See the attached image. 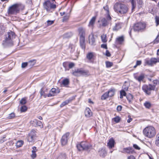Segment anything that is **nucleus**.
Returning a JSON list of instances; mask_svg holds the SVG:
<instances>
[{"label": "nucleus", "mask_w": 159, "mask_h": 159, "mask_svg": "<svg viewBox=\"0 0 159 159\" xmlns=\"http://www.w3.org/2000/svg\"><path fill=\"white\" fill-rule=\"evenodd\" d=\"M143 133L145 136L151 139L154 138L156 135V130L152 126H148L143 129Z\"/></svg>", "instance_id": "f257e3e1"}, {"label": "nucleus", "mask_w": 159, "mask_h": 159, "mask_svg": "<svg viewBox=\"0 0 159 159\" xmlns=\"http://www.w3.org/2000/svg\"><path fill=\"white\" fill-rule=\"evenodd\" d=\"M24 7L20 4H15L9 7L7 12L9 15H16L19 13L20 10H22Z\"/></svg>", "instance_id": "f03ea898"}, {"label": "nucleus", "mask_w": 159, "mask_h": 159, "mask_svg": "<svg viewBox=\"0 0 159 159\" xmlns=\"http://www.w3.org/2000/svg\"><path fill=\"white\" fill-rule=\"evenodd\" d=\"M114 9L115 11L121 14L126 13L128 10L127 6L120 3H116L114 5Z\"/></svg>", "instance_id": "7ed1b4c3"}, {"label": "nucleus", "mask_w": 159, "mask_h": 159, "mask_svg": "<svg viewBox=\"0 0 159 159\" xmlns=\"http://www.w3.org/2000/svg\"><path fill=\"white\" fill-rule=\"evenodd\" d=\"M111 18L110 15L106 16V18L102 17L100 19L98 22L100 23V26L105 27L111 23Z\"/></svg>", "instance_id": "20e7f679"}, {"label": "nucleus", "mask_w": 159, "mask_h": 159, "mask_svg": "<svg viewBox=\"0 0 159 159\" xmlns=\"http://www.w3.org/2000/svg\"><path fill=\"white\" fill-rule=\"evenodd\" d=\"M14 33L12 31L8 32L6 35V38L3 41V44L5 45L10 46L12 44V39L14 37Z\"/></svg>", "instance_id": "39448f33"}, {"label": "nucleus", "mask_w": 159, "mask_h": 159, "mask_svg": "<svg viewBox=\"0 0 159 159\" xmlns=\"http://www.w3.org/2000/svg\"><path fill=\"white\" fill-rule=\"evenodd\" d=\"M43 7L48 12H52L56 8V5L51 3L49 0L45 1L43 3Z\"/></svg>", "instance_id": "423d86ee"}, {"label": "nucleus", "mask_w": 159, "mask_h": 159, "mask_svg": "<svg viewBox=\"0 0 159 159\" xmlns=\"http://www.w3.org/2000/svg\"><path fill=\"white\" fill-rule=\"evenodd\" d=\"M77 148L79 151L87 150L90 149L91 146L86 142H82L80 144H77Z\"/></svg>", "instance_id": "0eeeda50"}, {"label": "nucleus", "mask_w": 159, "mask_h": 159, "mask_svg": "<svg viewBox=\"0 0 159 159\" xmlns=\"http://www.w3.org/2000/svg\"><path fill=\"white\" fill-rule=\"evenodd\" d=\"M142 88L146 94L148 95H150L151 94V91H154L155 89V85H152L151 84L143 85Z\"/></svg>", "instance_id": "6e6552de"}, {"label": "nucleus", "mask_w": 159, "mask_h": 159, "mask_svg": "<svg viewBox=\"0 0 159 159\" xmlns=\"http://www.w3.org/2000/svg\"><path fill=\"white\" fill-rule=\"evenodd\" d=\"M145 27V24L141 23H138L135 24L134 27V30L136 31H139L144 29Z\"/></svg>", "instance_id": "1a4fd4ad"}, {"label": "nucleus", "mask_w": 159, "mask_h": 159, "mask_svg": "<svg viewBox=\"0 0 159 159\" xmlns=\"http://www.w3.org/2000/svg\"><path fill=\"white\" fill-rule=\"evenodd\" d=\"M36 138L35 131L34 130H32L29 134L27 140L29 142H32Z\"/></svg>", "instance_id": "9d476101"}, {"label": "nucleus", "mask_w": 159, "mask_h": 159, "mask_svg": "<svg viewBox=\"0 0 159 159\" xmlns=\"http://www.w3.org/2000/svg\"><path fill=\"white\" fill-rule=\"evenodd\" d=\"M69 135V133H66L62 136L61 139V142L62 145H65L67 143L68 139V137Z\"/></svg>", "instance_id": "9b49d317"}, {"label": "nucleus", "mask_w": 159, "mask_h": 159, "mask_svg": "<svg viewBox=\"0 0 159 159\" xmlns=\"http://www.w3.org/2000/svg\"><path fill=\"white\" fill-rule=\"evenodd\" d=\"M145 63L148 65L152 66L156 63V58H152L150 60L146 59L145 60Z\"/></svg>", "instance_id": "f8f14e48"}, {"label": "nucleus", "mask_w": 159, "mask_h": 159, "mask_svg": "<svg viewBox=\"0 0 159 159\" xmlns=\"http://www.w3.org/2000/svg\"><path fill=\"white\" fill-rule=\"evenodd\" d=\"M134 79L140 83L143 81L145 77L143 74H141L139 75H138L137 74L135 73L134 74Z\"/></svg>", "instance_id": "ddd939ff"}, {"label": "nucleus", "mask_w": 159, "mask_h": 159, "mask_svg": "<svg viewBox=\"0 0 159 159\" xmlns=\"http://www.w3.org/2000/svg\"><path fill=\"white\" fill-rule=\"evenodd\" d=\"M121 152L123 153H126L129 154H132L134 152L133 148L131 147L124 148Z\"/></svg>", "instance_id": "4468645a"}, {"label": "nucleus", "mask_w": 159, "mask_h": 159, "mask_svg": "<svg viewBox=\"0 0 159 159\" xmlns=\"http://www.w3.org/2000/svg\"><path fill=\"white\" fill-rule=\"evenodd\" d=\"M81 68L75 69L74 70H73L72 72V74L75 76H81Z\"/></svg>", "instance_id": "2eb2a0df"}, {"label": "nucleus", "mask_w": 159, "mask_h": 159, "mask_svg": "<svg viewBox=\"0 0 159 159\" xmlns=\"http://www.w3.org/2000/svg\"><path fill=\"white\" fill-rule=\"evenodd\" d=\"M98 153L100 156L103 157H104L107 154V152L105 149L103 148L99 149Z\"/></svg>", "instance_id": "dca6fc26"}, {"label": "nucleus", "mask_w": 159, "mask_h": 159, "mask_svg": "<svg viewBox=\"0 0 159 159\" xmlns=\"http://www.w3.org/2000/svg\"><path fill=\"white\" fill-rule=\"evenodd\" d=\"M115 143V140L113 138H111L109 140L108 142L107 143V146L108 148L111 149L114 147Z\"/></svg>", "instance_id": "f3484780"}, {"label": "nucleus", "mask_w": 159, "mask_h": 159, "mask_svg": "<svg viewBox=\"0 0 159 159\" xmlns=\"http://www.w3.org/2000/svg\"><path fill=\"white\" fill-rule=\"evenodd\" d=\"M89 43L91 45H94L95 43V39L94 35L93 34H91L89 36Z\"/></svg>", "instance_id": "a211bd4d"}, {"label": "nucleus", "mask_w": 159, "mask_h": 159, "mask_svg": "<svg viewBox=\"0 0 159 159\" xmlns=\"http://www.w3.org/2000/svg\"><path fill=\"white\" fill-rule=\"evenodd\" d=\"M124 40V38L123 36L119 37L116 39V43L117 44H121Z\"/></svg>", "instance_id": "6ab92c4d"}, {"label": "nucleus", "mask_w": 159, "mask_h": 159, "mask_svg": "<svg viewBox=\"0 0 159 159\" xmlns=\"http://www.w3.org/2000/svg\"><path fill=\"white\" fill-rule=\"evenodd\" d=\"M122 24L121 23H116L113 28V30L114 31H117L120 29L122 26Z\"/></svg>", "instance_id": "aec40b11"}, {"label": "nucleus", "mask_w": 159, "mask_h": 159, "mask_svg": "<svg viewBox=\"0 0 159 159\" xmlns=\"http://www.w3.org/2000/svg\"><path fill=\"white\" fill-rule=\"evenodd\" d=\"M84 113L85 116L87 117H89L92 115V113L89 108H87L85 109Z\"/></svg>", "instance_id": "412c9836"}, {"label": "nucleus", "mask_w": 159, "mask_h": 159, "mask_svg": "<svg viewBox=\"0 0 159 159\" xmlns=\"http://www.w3.org/2000/svg\"><path fill=\"white\" fill-rule=\"evenodd\" d=\"M80 43L81 48L83 49H85V44L84 37H82L80 38Z\"/></svg>", "instance_id": "4be33fe9"}, {"label": "nucleus", "mask_w": 159, "mask_h": 159, "mask_svg": "<svg viewBox=\"0 0 159 159\" xmlns=\"http://www.w3.org/2000/svg\"><path fill=\"white\" fill-rule=\"evenodd\" d=\"M73 99L72 98H70L63 102L60 105L61 107H63L64 106L68 104Z\"/></svg>", "instance_id": "5701e85b"}, {"label": "nucleus", "mask_w": 159, "mask_h": 159, "mask_svg": "<svg viewBox=\"0 0 159 159\" xmlns=\"http://www.w3.org/2000/svg\"><path fill=\"white\" fill-rule=\"evenodd\" d=\"M119 1L121 2H125V0H118ZM130 1L132 4V11H133L134 9L135 8L136 6V4L135 2L134 1V0H130Z\"/></svg>", "instance_id": "b1692460"}, {"label": "nucleus", "mask_w": 159, "mask_h": 159, "mask_svg": "<svg viewBox=\"0 0 159 159\" xmlns=\"http://www.w3.org/2000/svg\"><path fill=\"white\" fill-rule=\"evenodd\" d=\"M90 75L89 70L81 68V76H88Z\"/></svg>", "instance_id": "393cba45"}, {"label": "nucleus", "mask_w": 159, "mask_h": 159, "mask_svg": "<svg viewBox=\"0 0 159 159\" xmlns=\"http://www.w3.org/2000/svg\"><path fill=\"white\" fill-rule=\"evenodd\" d=\"M96 19V17L93 16L90 20V21L89 22L88 26L89 27H93V26L94 25L95 23V22Z\"/></svg>", "instance_id": "a878e982"}, {"label": "nucleus", "mask_w": 159, "mask_h": 159, "mask_svg": "<svg viewBox=\"0 0 159 159\" xmlns=\"http://www.w3.org/2000/svg\"><path fill=\"white\" fill-rule=\"evenodd\" d=\"M78 31L80 35V38L84 37L85 30L83 27H80L78 29Z\"/></svg>", "instance_id": "bb28decb"}, {"label": "nucleus", "mask_w": 159, "mask_h": 159, "mask_svg": "<svg viewBox=\"0 0 159 159\" xmlns=\"http://www.w3.org/2000/svg\"><path fill=\"white\" fill-rule=\"evenodd\" d=\"M115 90L114 89H112L110 90L108 92V93L109 97H111L113 96L115 94Z\"/></svg>", "instance_id": "cd10ccee"}, {"label": "nucleus", "mask_w": 159, "mask_h": 159, "mask_svg": "<svg viewBox=\"0 0 159 159\" xmlns=\"http://www.w3.org/2000/svg\"><path fill=\"white\" fill-rule=\"evenodd\" d=\"M70 16V13H66L65 15V16L63 17L62 21H66L67 20L69 19Z\"/></svg>", "instance_id": "c85d7f7f"}, {"label": "nucleus", "mask_w": 159, "mask_h": 159, "mask_svg": "<svg viewBox=\"0 0 159 159\" xmlns=\"http://www.w3.org/2000/svg\"><path fill=\"white\" fill-rule=\"evenodd\" d=\"M93 57L94 53L92 52L88 53L86 55L87 58L89 60H91Z\"/></svg>", "instance_id": "c756f323"}, {"label": "nucleus", "mask_w": 159, "mask_h": 159, "mask_svg": "<svg viewBox=\"0 0 159 159\" xmlns=\"http://www.w3.org/2000/svg\"><path fill=\"white\" fill-rule=\"evenodd\" d=\"M155 144L157 146L159 147V133H157L156 135Z\"/></svg>", "instance_id": "7c9ffc66"}, {"label": "nucleus", "mask_w": 159, "mask_h": 159, "mask_svg": "<svg viewBox=\"0 0 159 159\" xmlns=\"http://www.w3.org/2000/svg\"><path fill=\"white\" fill-rule=\"evenodd\" d=\"M66 156L65 153H61L57 158V159H66Z\"/></svg>", "instance_id": "2f4dec72"}, {"label": "nucleus", "mask_w": 159, "mask_h": 159, "mask_svg": "<svg viewBox=\"0 0 159 159\" xmlns=\"http://www.w3.org/2000/svg\"><path fill=\"white\" fill-rule=\"evenodd\" d=\"M106 35L104 34H103L101 36V39L102 42L103 43H106L107 41L106 37Z\"/></svg>", "instance_id": "473e14b6"}, {"label": "nucleus", "mask_w": 159, "mask_h": 159, "mask_svg": "<svg viewBox=\"0 0 159 159\" xmlns=\"http://www.w3.org/2000/svg\"><path fill=\"white\" fill-rule=\"evenodd\" d=\"M38 120L34 119L30 121V124L32 126L35 127L37 126V123Z\"/></svg>", "instance_id": "72a5a7b5"}, {"label": "nucleus", "mask_w": 159, "mask_h": 159, "mask_svg": "<svg viewBox=\"0 0 159 159\" xmlns=\"http://www.w3.org/2000/svg\"><path fill=\"white\" fill-rule=\"evenodd\" d=\"M144 106H145L146 108L149 109L151 106V104L150 102L146 101L144 104Z\"/></svg>", "instance_id": "f704fd0d"}, {"label": "nucleus", "mask_w": 159, "mask_h": 159, "mask_svg": "<svg viewBox=\"0 0 159 159\" xmlns=\"http://www.w3.org/2000/svg\"><path fill=\"white\" fill-rule=\"evenodd\" d=\"M69 83V81L68 79H66L63 80L62 82V84L64 86L68 85Z\"/></svg>", "instance_id": "c9c22d12"}, {"label": "nucleus", "mask_w": 159, "mask_h": 159, "mask_svg": "<svg viewBox=\"0 0 159 159\" xmlns=\"http://www.w3.org/2000/svg\"><path fill=\"white\" fill-rule=\"evenodd\" d=\"M120 98L121 99L123 98V96H125L126 95V93L124 90H121L120 91Z\"/></svg>", "instance_id": "e433bc0d"}, {"label": "nucleus", "mask_w": 159, "mask_h": 159, "mask_svg": "<svg viewBox=\"0 0 159 159\" xmlns=\"http://www.w3.org/2000/svg\"><path fill=\"white\" fill-rule=\"evenodd\" d=\"M156 25V26L159 25V16H156L155 18Z\"/></svg>", "instance_id": "4c0bfd02"}, {"label": "nucleus", "mask_w": 159, "mask_h": 159, "mask_svg": "<svg viewBox=\"0 0 159 159\" xmlns=\"http://www.w3.org/2000/svg\"><path fill=\"white\" fill-rule=\"evenodd\" d=\"M23 143V142L22 141H18L16 143V146L19 148L21 147Z\"/></svg>", "instance_id": "58836bf2"}, {"label": "nucleus", "mask_w": 159, "mask_h": 159, "mask_svg": "<svg viewBox=\"0 0 159 159\" xmlns=\"http://www.w3.org/2000/svg\"><path fill=\"white\" fill-rule=\"evenodd\" d=\"M50 93H52V94L58 93H59V91H57L55 88H52L50 91Z\"/></svg>", "instance_id": "ea45409f"}, {"label": "nucleus", "mask_w": 159, "mask_h": 159, "mask_svg": "<svg viewBox=\"0 0 159 159\" xmlns=\"http://www.w3.org/2000/svg\"><path fill=\"white\" fill-rule=\"evenodd\" d=\"M109 97L108 93H104L101 97V99L102 100H105Z\"/></svg>", "instance_id": "a19ab883"}, {"label": "nucleus", "mask_w": 159, "mask_h": 159, "mask_svg": "<svg viewBox=\"0 0 159 159\" xmlns=\"http://www.w3.org/2000/svg\"><path fill=\"white\" fill-rule=\"evenodd\" d=\"M20 103L22 105L25 104L26 103V99L25 98H22L20 101Z\"/></svg>", "instance_id": "79ce46f5"}, {"label": "nucleus", "mask_w": 159, "mask_h": 159, "mask_svg": "<svg viewBox=\"0 0 159 159\" xmlns=\"http://www.w3.org/2000/svg\"><path fill=\"white\" fill-rule=\"evenodd\" d=\"M37 126H39L41 128L43 127V125L42 122L40 121L39 120H38L37 121Z\"/></svg>", "instance_id": "37998d69"}, {"label": "nucleus", "mask_w": 159, "mask_h": 159, "mask_svg": "<svg viewBox=\"0 0 159 159\" xmlns=\"http://www.w3.org/2000/svg\"><path fill=\"white\" fill-rule=\"evenodd\" d=\"M27 110V107L26 106H23L21 107L20 108V111L22 112L25 111Z\"/></svg>", "instance_id": "c03bdc74"}, {"label": "nucleus", "mask_w": 159, "mask_h": 159, "mask_svg": "<svg viewBox=\"0 0 159 159\" xmlns=\"http://www.w3.org/2000/svg\"><path fill=\"white\" fill-rule=\"evenodd\" d=\"M106 67L107 68L110 67L111 66L113 65V64L112 63L109 61L106 62Z\"/></svg>", "instance_id": "a18cd8bd"}, {"label": "nucleus", "mask_w": 159, "mask_h": 159, "mask_svg": "<svg viewBox=\"0 0 159 159\" xmlns=\"http://www.w3.org/2000/svg\"><path fill=\"white\" fill-rule=\"evenodd\" d=\"M68 49L71 52H73L74 50V46L72 45H70Z\"/></svg>", "instance_id": "49530a36"}, {"label": "nucleus", "mask_w": 159, "mask_h": 159, "mask_svg": "<svg viewBox=\"0 0 159 159\" xmlns=\"http://www.w3.org/2000/svg\"><path fill=\"white\" fill-rule=\"evenodd\" d=\"M113 120H114V121L116 123H118L120 120V118L119 116H116V117H115L114 118Z\"/></svg>", "instance_id": "de8ad7c7"}, {"label": "nucleus", "mask_w": 159, "mask_h": 159, "mask_svg": "<svg viewBox=\"0 0 159 159\" xmlns=\"http://www.w3.org/2000/svg\"><path fill=\"white\" fill-rule=\"evenodd\" d=\"M36 151H34V150H32V154L31 156L33 158H35L36 157Z\"/></svg>", "instance_id": "09e8293b"}, {"label": "nucleus", "mask_w": 159, "mask_h": 159, "mask_svg": "<svg viewBox=\"0 0 159 159\" xmlns=\"http://www.w3.org/2000/svg\"><path fill=\"white\" fill-rule=\"evenodd\" d=\"M103 9L107 11V15H108V14H109V8L108 6L107 5H106L105 6H104L103 7Z\"/></svg>", "instance_id": "8fccbe9b"}, {"label": "nucleus", "mask_w": 159, "mask_h": 159, "mask_svg": "<svg viewBox=\"0 0 159 159\" xmlns=\"http://www.w3.org/2000/svg\"><path fill=\"white\" fill-rule=\"evenodd\" d=\"M15 117V114L13 113H11L8 116L9 119H11L14 118Z\"/></svg>", "instance_id": "3c124183"}, {"label": "nucleus", "mask_w": 159, "mask_h": 159, "mask_svg": "<svg viewBox=\"0 0 159 159\" xmlns=\"http://www.w3.org/2000/svg\"><path fill=\"white\" fill-rule=\"evenodd\" d=\"M153 84L152 85H155V88L156 86L159 84V81L158 80H155L153 81Z\"/></svg>", "instance_id": "603ef678"}, {"label": "nucleus", "mask_w": 159, "mask_h": 159, "mask_svg": "<svg viewBox=\"0 0 159 159\" xmlns=\"http://www.w3.org/2000/svg\"><path fill=\"white\" fill-rule=\"evenodd\" d=\"M69 68H72L75 66V64L73 62H70L69 64Z\"/></svg>", "instance_id": "864d4df0"}, {"label": "nucleus", "mask_w": 159, "mask_h": 159, "mask_svg": "<svg viewBox=\"0 0 159 159\" xmlns=\"http://www.w3.org/2000/svg\"><path fill=\"white\" fill-rule=\"evenodd\" d=\"M28 65L27 62H23L21 64V67L23 68L25 67Z\"/></svg>", "instance_id": "5fc2aeb1"}, {"label": "nucleus", "mask_w": 159, "mask_h": 159, "mask_svg": "<svg viewBox=\"0 0 159 159\" xmlns=\"http://www.w3.org/2000/svg\"><path fill=\"white\" fill-rule=\"evenodd\" d=\"M48 25H50L53 24L54 23L53 20H48L47 21Z\"/></svg>", "instance_id": "6e6d98bb"}, {"label": "nucleus", "mask_w": 159, "mask_h": 159, "mask_svg": "<svg viewBox=\"0 0 159 159\" xmlns=\"http://www.w3.org/2000/svg\"><path fill=\"white\" fill-rule=\"evenodd\" d=\"M3 27L1 25L0 26V34H2L4 32V30L2 29Z\"/></svg>", "instance_id": "4d7b16f0"}, {"label": "nucleus", "mask_w": 159, "mask_h": 159, "mask_svg": "<svg viewBox=\"0 0 159 159\" xmlns=\"http://www.w3.org/2000/svg\"><path fill=\"white\" fill-rule=\"evenodd\" d=\"M133 147L136 149L139 150L140 148L136 144H134L133 145Z\"/></svg>", "instance_id": "13d9d810"}, {"label": "nucleus", "mask_w": 159, "mask_h": 159, "mask_svg": "<svg viewBox=\"0 0 159 159\" xmlns=\"http://www.w3.org/2000/svg\"><path fill=\"white\" fill-rule=\"evenodd\" d=\"M155 41V43H156V42L157 43L159 42V34L157 36Z\"/></svg>", "instance_id": "bf43d9fd"}, {"label": "nucleus", "mask_w": 159, "mask_h": 159, "mask_svg": "<svg viewBox=\"0 0 159 159\" xmlns=\"http://www.w3.org/2000/svg\"><path fill=\"white\" fill-rule=\"evenodd\" d=\"M101 47L106 49H107V45L106 44H102L101 45Z\"/></svg>", "instance_id": "052dcab7"}, {"label": "nucleus", "mask_w": 159, "mask_h": 159, "mask_svg": "<svg viewBox=\"0 0 159 159\" xmlns=\"http://www.w3.org/2000/svg\"><path fill=\"white\" fill-rule=\"evenodd\" d=\"M122 107L121 106H118L117 107V110L118 111H120L122 109Z\"/></svg>", "instance_id": "680f3d73"}, {"label": "nucleus", "mask_w": 159, "mask_h": 159, "mask_svg": "<svg viewBox=\"0 0 159 159\" xmlns=\"http://www.w3.org/2000/svg\"><path fill=\"white\" fill-rule=\"evenodd\" d=\"M106 56L107 57H110L111 56V54L108 51H106Z\"/></svg>", "instance_id": "e2e57ef3"}, {"label": "nucleus", "mask_w": 159, "mask_h": 159, "mask_svg": "<svg viewBox=\"0 0 159 159\" xmlns=\"http://www.w3.org/2000/svg\"><path fill=\"white\" fill-rule=\"evenodd\" d=\"M128 117L129 119L127 120V122L128 123H130L132 120V119L131 118L130 116L129 115L128 116Z\"/></svg>", "instance_id": "0e129e2a"}, {"label": "nucleus", "mask_w": 159, "mask_h": 159, "mask_svg": "<svg viewBox=\"0 0 159 159\" xmlns=\"http://www.w3.org/2000/svg\"><path fill=\"white\" fill-rule=\"evenodd\" d=\"M40 95H41V96H42L43 95L44 96V94L45 93H44V91H43L42 89H41L40 90Z\"/></svg>", "instance_id": "69168bd1"}, {"label": "nucleus", "mask_w": 159, "mask_h": 159, "mask_svg": "<svg viewBox=\"0 0 159 159\" xmlns=\"http://www.w3.org/2000/svg\"><path fill=\"white\" fill-rule=\"evenodd\" d=\"M137 3L139 5H141L143 3L142 0H137Z\"/></svg>", "instance_id": "338daca9"}, {"label": "nucleus", "mask_w": 159, "mask_h": 159, "mask_svg": "<svg viewBox=\"0 0 159 159\" xmlns=\"http://www.w3.org/2000/svg\"><path fill=\"white\" fill-rule=\"evenodd\" d=\"M127 159H135L134 156L132 155L129 156L127 157Z\"/></svg>", "instance_id": "774afa93"}]
</instances>
